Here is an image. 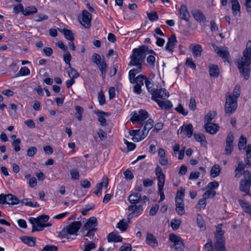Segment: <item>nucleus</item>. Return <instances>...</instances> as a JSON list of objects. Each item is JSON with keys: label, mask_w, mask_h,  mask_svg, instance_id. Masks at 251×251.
I'll return each mask as SVG.
<instances>
[{"label": "nucleus", "mask_w": 251, "mask_h": 251, "mask_svg": "<svg viewBox=\"0 0 251 251\" xmlns=\"http://www.w3.org/2000/svg\"><path fill=\"white\" fill-rule=\"evenodd\" d=\"M191 13L195 20L198 22L201 23L206 21V18L201 10H194Z\"/></svg>", "instance_id": "nucleus-16"}, {"label": "nucleus", "mask_w": 251, "mask_h": 251, "mask_svg": "<svg viewBox=\"0 0 251 251\" xmlns=\"http://www.w3.org/2000/svg\"><path fill=\"white\" fill-rule=\"evenodd\" d=\"M251 63V41L249 40L243 52V56L237 62L239 72L246 80L249 78Z\"/></svg>", "instance_id": "nucleus-1"}, {"label": "nucleus", "mask_w": 251, "mask_h": 251, "mask_svg": "<svg viewBox=\"0 0 251 251\" xmlns=\"http://www.w3.org/2000/svg\"><path fill=\"white\" fill-rule=\"evenodd\" d=\"M237 107V101L233 97L229 95L226 97V103L225 105V112L226 114L230 115L233 113Z\"/></svg>", "instance_id": "nucleus-6"}, {"label": "nucleus", "mask_w": 251, "mask_h": 251, "mask_svg": "<svg viewBox=\"0 0 251 251\" xmlns=\"http://www.w3.org/2000/svg\"><path fill=\"white\" fill-rule=\"evenodd\" d=\"M128 210L130 211H133V212L130 214L132 217L133 215L137 216V213H140L143 211V207L142 205H131L128 207Z\"/></svg>", "instance_id": "nucleus-30"}, {"label": "nucleus", "mask_w": 251, "mask_h": 251, "mask_svg": "<svg viewBox=\"0 0 251 251\" xmlns=\"http://www.w3.org/2000/svg\"><path fill=\"white\" fill-rule=\"evenodd\" d=\"M177 40L176 35L175 34L172 35L168 39V42L165 47V50L169 52H172L173 51L174 46Z\"/></svg>", "instance_id": "nucleus-17"}, {"label": "nucleus", "mask_w": 251, "mask_h": 251, "mask_svg": "<svg viewBox=\"0 0 251 251\" xmlns=\"http://www.w3.org/2000/svg\"><path fill=\"white\" fill-rule=\"evenodd\" d=\"M195 140L201 143V145H204L207 143L205 139V137L203 134L199 133L194 134Z\"/></svg>", "instance_id": "nucleus-44"}, {"label": "nucleus", "mask_w": 251, "mask_h": 251, "mask_svg": "<svg viewBox=\"0 0 251 251\" xmlns=\"http://www.w3.org/2000/svg\"><path fill=\"white\" fill-rule=\"evenodd\" d=\"M240 86L236 85L233 90V94L231 95L233 97V99H235L237 101V99L240 97Z\"/></svg>", "instance_id": "nucleus-49"}, {"label": "nucleus", "mask_w": 251, "mask_h": 251, "mask_svg": "<svg viewBox=\"0 0 251 251\" xmlns=\"http://www.w3.org/2000/svg\"><path fill=\"white\" fill-rule=\"evenodd\" d=\"M128 200L130 203L136 204L141 201V195L138 193L132 194L129 196Z\"/></svg>", "instance_id": "nucleus-28"}, {"label": "nucleus", "mask_w": 251, "mask_h": 251, "mask_svg": "<svg viewBox=\"0 0 251 251\" xmlns=\"http://www.w3.org/2000/svg\"><path fill=\"white\" fill-rule=\"evenodd\" d=\"M98 99L100 105H103L105 102V98L102 90L99 92Z\"/></svg>", "instance_id": "nucleus-54"}, {"label": "nucleus", "mask_w": 251, "mask_h": 251, "mask_svg": "<svg viewBox=\"0 0 251 251\" xmlns=\"http://www.w3.org/2000/svg\"><path fill=\"white\" fill-rule=\"evenodd\" d=\"M147 15L149 19L151 22L155 21L158 19V16L156 12L148 13Z\"/></svg>", "instance_id": "nucleus-55"}, {"label": "nucleus", "mask_w": 251, "mask_h": 251, "mask_svg": "<svg viewBox=\"0 0 251 251\" xmlns=\"http://www.w3.org/2000/svg\"><path fill=\"white\" fill-rule=\"evenodd\" d=\"M130 66H135L136 68L131 69L129 72V80L131 84H134V78L137 74L142 71V65H129Z\"/></svg>", "instance_id": "nucleus-14"}, {"label": "nucleus", "mask_w": 251, "mask_h": 251, "mask_svg": "<svg viewBox=\"0 0 251 251\" xmlns=\"http://www.w3.org/2000/svg\"><path fill=\"white\" fill-rule=\"evenodd\" d=\"M37 12V9L35 6H29L26 7L24 10H23V14L25 16H27L30 14L36 13Z\"/></svg>", "instance_id": "nucleus-39"}, {"label": "nucleus", "mask_w": 251, "mask_h": 251, "mask_svg": "<svg viewBox=\"0 0 251 251\" xmlns=\"http://www.w3.org/2000/svg\"><path fill=\"white\" fill-rule=\"evenodd\" d=\"M147 77L145 75H139L137 77L134 78V84H138L141 86L144 85V83H145L146 79H147Z\"/></svg>", "instance_id": "nucleus-38"}, {"label": "nucleus", "mask_w": 251, "mask_h": 251, "mask_svg": "<svg viewBox=\"0 0 251 251\" xmlns=\"http://www.w3.org/2000/svg\"><path fill=\"white\" fill-rule=\"evenodd\" d=\"M186 65L193 70H196V65L192 58H187L186 59Z\"/></svg>", "instance_id": "nucleus-59"}, {"label": "nucleus", "mask_w": 251, "mask_h": 251, "mask_svg": "<svg viewBox=\"0 0 251 251\" xmlns=\"http://www.w3.org/2000/svg\"><path fill=\"white\" fill-rule=\"evenodd\" d=\"M155 174L157 179L158 192L160 196L159 202L164 200L165 196L163 192L164 186L165 181V175L163 173L162 169L159 165H157L155 170Z\"/></svg>", "instance_id": "nucleus-4"}, {"label": "nucleus", "mask_w": 251, "mask_h": 251, "mask_svg": "<svg viewBox=\"0 0 251 251\" xmlns=\"http://www.w3.org/2000/svg\"><path fill=\"white\" fill-rule=\"evenodd\" d=\"M219 186V184L218 182L216 181H212L211 182H209L206 187V188L211 189V190H213V189H217Z\"/></svg>", "instance_id": "nucleus-61"}, {"label": "nucleus", "mask_w": 251, "mask_h": 251, "mask_svg": "<svg viewBox=\"0 0 251 251\" xmlns=\"http://www.w3.org/2000/svg\"><path fill=\"white\" fill-rule=\"evenodd\" d=\"M148 51V47L141 46L138 48L133 50L132 54L130 56L131 61L128 65H139L145 59Z\"/></svg>", "instance_id": "nucleus-3"}, {"label": "nucleus", "mask_w": 251, "mask_h": 251, "mask_svg": "<svg viewBox=\"0 0 251 251\" xmlns=\"http://www.w3.org/2000/svg\"><path fill=\"white\" fill-rule=\"evenodd\" d=\"M21 140L19 138L16 139L12 143V145L14 148V151L16 152H18L20 151L21 148L20 147V144Z\"/></svg>", "instance_id": "nucleus-57"}, {"label": "nucleus", "mask_w": 251, "mask_h": 251, "mask_svg": "<svg viewBox=\"0 0 251 251\" xmlns=\"http://www.w3.org/2000/svg\"><path fill=\"white\" fill-rule=\"evenodd\" d=\"M176 210L179 215H182L185 212L183 201L175 200Z\"/></svg>", "instance_id": "nucleus-24"}, {"label": "nucleus", "mask_w": 251, "mask_h": 251, "mask_svg": "<svg viewBox=\"0 0 251 251\" xmlns=\"http://www.w3.org/2000/svg\"><path fill=\"white\" fill-rule=\"evenodd\" d=\"M58 248L54 245H46L43 249V251H57Z\"/></svg>", "instance_id": "nucleus-64"}, {"label": "nucleus", "mask_w": 251, "mask_h": 251, "mask_svg": "<svg viewBox=\"0 0 251 251\" xmlns=\"http://www.w3.org/2000/svg\"><path fill=\"white\" fill-rule=\"evenodd\" d=\"M146 243L148 245L156 247L158 246V242L154 235L151 233H148L146 237Z\"/></svg>", "instance_id": "nucleus-21"}, {"label": "nucleus", "mask_w": 251, "mask_h": 251, "mask_svg": "<svg viewBox=\"0 0 251 251\" xmlns=\"http://www.w3.org/2000/svg\"><path fill=\"white\" fill-rule=\"evenodd\" d=\"M95 113L98 115V121L100 123V125L102 126H105L107 125L106 123V120L104 117V114H105V112L102 111H99L97 112H95Z\"/></svg>", "instance_id": "nucleus-37"}, {"label": "nucleus", "mask_w": 251, "mask_h": 251, "mask_svg": "<svg viewBox=\"0 0 251 251\" xmlns=\"http://www.w3.org/2000/svg\"><path fill=\"white\" fill-rule=\"evenodd\" d=\"M247 144L246 138L244 135H241L239 138L238 148L240 150L243 149Z\"/></svg>", "instance_id": "nucleus-51"}, {"label": "nucleus", "mask_w": 251, "mask_h": 251, "mask_svg": "<svg viewBox=\"0 0 251 251\" xmlns=\"http://www.w3.org/2000/svg\"><path fill=\"white\" fill-rule=\"evenodd\" d=\"M128 227V225L126 220L124 219L120 220L116 226V227L119 228L121 231L123 232L126 231Z\"/></svg>", "instance_id": "nucleus-36"}, {"label": "nucleus", "mask_w": 251, "mask_h": 251, "mask_svg": "<svg viewBox=\"0 0 251 251\" xmlns=\"http://www.w3.org/2000/svg\"><path fill=\"white\" fill-rule=\"evenodd\" d=\"M151 100H158L157 98L165 99L169 96V92L165 89H155L151 94Z\"/></svg>", "instance_id": "nucleus-10"}, {"label": "nucleus", "mask_w": 251, "mask_h": 251, "mask_svg": "<svg viewBox=\"0 0 251 251\" xmlns=\"http://www.w3.org/2000/svg\"><path fill=\"white\" fill-rule=\"evenodd\" d=\"M216 113L213 112V113L208 112L205 116L204 119L206 123H211V121L214 119Z\"/></svg>", "instance_id": "nucleus-56"}, {"label": "nucleus", "mask_w": 251, "mask_h": 251, "mask_svg": "<svg viewBox=\"0 0 251 251\" xmlns=\"http://www.w3.org/2000/svg\"><path fill=\"white\" fill-rule=\"evenodd\" d=\"M226 242L215 243L216 251H227L225 246Z\"/></svg>", "instance_id": "nucleus-46"}, {"label": "nucleus", "mask_w": 251, "mask_h": 251, "mask_svg": "<svg viewBox=\"0 0 251 251\" xmlns=\"http://www.w3.org/2000/svg\"><path fill=\"white\" fill-rule=\"evenodd\" d=\"M98 238L96 237L92 240H90L88 238L86 239V241L84 244L83 251H90L96 248V243L98 242Z\"/></svg>", "instance_id": "nucleus-15"}, {"label": "nucleus", "mask_w": 251, "mask_h": 251, "mask_svg": "<svg viewBox=\"0 0 251 251\" xmlns=\"http://www.w3.org/2000/svg\"><path fill=\"white\" fill-rule=\"evenodd\" d=\"M170 240L174 243V246L176 251H182L184 249V244L182 239L174 233L170 234Z\"/></svg>", "instance_id": "nucleus-8"}, {"label": "nucleus", "mask_w": 251, "mask_h": 251, "mask_svg": "<svg viewBox=\"0 0 251 251\" xmlns=\"http://www.w3.org/2000/svg\"><path fill=\"white\" fill-rule=\"evenodd\" d=\"M140 122H142L148 117V113L145 110L141 109L139 111Z\"/></svg>", "instance_id": "nucleus-53"}, {"label": "nucleus", "mask_w": 251, "mask_h": 251, "mask_svg": "<svg viewBox=\"0 0 251 251\" xmlns=\"http://www.w3.org/2000/svg\"><path fill=\"white\" fill-rule=\"evenodd\" d=\"M30 70L27 67H23L18 73L17 75H27L30 74Z\"/></svg>", "instance_id": "nucleus-48"}, {"label": "nucleus", "mask_w": 251, "mask_h": 251, "mask_svg": "<svg viewBox=\"0 0 251 251\" xmlns=\"http://www.w3.org/2000/svg\"><path fill=\"white\" fill-rule=\"evenodd\" d=\"M216 195V192L214 190H209L205 192L203 195V197L207 199L209 198H212L215 197Z\"/></svg>", "instance_id": "nucleus-47"}, {"label": "nucleus", "mask_w": 251, "mask_h": 251, "mask_svg": "<svg viewBox=\"0 0 251 251\" xmlns=\"http://www.w3.org/2000/svg\"><path fill=\"white\" fill-rule=\"evenodd\" d=\"M75 110H76V113L75 115L78 121H81L82 120V114L84 112L83 108L78 105H76L75 106Z\"/></svg>", "instance_id": "nucleus-42"}, {"label": "nucleus", "mask_w": 251, "mask_h": 251, "mask_svg": "<svg viewBox=\"0 0 251 251\" xmlns=\"http://www.w3.org/2000/svg\"><path fill=\"white\" fill-rule=\"evenodd\" d=\"M203 248L206 251H214L212 241L210 239L208 240L207 243L204 245Z\"/></svg>", "instance_id": "nucleus-58"}, {"label": "nucleus", "mask_w": 251, "mask_h": 251, "mask_svg": "<svg viewBox=\"0 0 251 251\" xmlns=\"http://www.w3.org/2000/svg\"><path fill=\"white\" fill-rule=\"evenodd\" d=\"M197 224L198 225L199 227L201 228H205L204 222L203 218L201 214H197Z\"/></svg>", "instance_id": "nucleus-52"}, {"label": "nucleus", "mask_w": 251, "mask_h": 251, "mask_svg": "<svg viewBox=\"0 0 251 251\" xmlns=\"http://www.w3.org/2000/svg\"><path fill=\"white\" fill-rule=\"evenodd\" d=\"M98 225L97 220L95 217H91L84 225L85 229L95 228V227Z\"/></svg>", "instance_id": "nucleus-23"}, {"label": "nucleus", "mask_w": 251, "mask_h": 251, "mask_svg": "<svg viewBox=\"0 0 251 251\" xmlns=\"http://www.w3.org/2000/svg\"><path fill=\"white\" fill-rule=\"evenodd\" d=\"M234 139V136L232 132H229L226 136V146L225 148L226 154L230 155L233 151V143Z\"/></svg>", "instance_id": "nucleus-11"}, {"label": "nucleus", "mask_w": 251, "mask_h": 251, "mask_svg": "<svg viewBox=\"0 0 251 251\" xmlns=\"http://www.w3.org/2000/svg\"><path fill=\"white\" fill-rule=\"evenodd\" d=\"M153 126V121L151 119H149L145 124L143 130L141 131L142 134L140 135V140H143L148 134L151 129Z\"/></svg>", "instance_id": "nucleus-13"}, {"label": "nucleus", "mask_w": 251, "mask_h": 251, "mask_svg": "<svg viewBox=\"0 0 251 251\" xmlns=\"http://www.w3.org/2000/svg\"><path fill=\"white\" fill-rule=\"evenodd\" d=\"M233 14L239 17L241 15V7L238 0H230Z\"/></svg>", "instance_id": "nucleus-18"}, {"label": "nucleus", "mask_w": 251, "mask_h": 251, "mask_svg": "<svg viewBox=\"0 0 251 251\" xmlns=\"http://www.w3.org/2000/svg\"><path fill=\"white\" fill-rule=\"evenodd\" d=\"M67 72L69 76L71 78H77L79 76V74L76 71V70L73 68L71 66H69L67 68Z\"/></svg>", "instance_id": "nucleus-41"}, {"label": "nucleus", "mask_w": 251, "mask_h": 251, "mask_svg": "<svg viewBox=\"0 0 251 251\" xmlns=\"http://www.w3.org/2000/svg\"><path fill=\"white\" fill-rule=\"evenodd\" d=\"M107 240L109 242H119L122 241V237L114 232L109 233L107 236Z\"/></svg>", "instance_id": "nucleus-27"}, {"label": "nucleus", "mask_w": 251, "mask_h": 251, "mask_svg": "<svg viewBox=\"0 0 251 251\" xmlns=\"http://www.w3.org/2000/svg\"><path fill=\"white\" fill-rule=\"evenodd\" d=\"M219 56L221 57L223 59L226 60L229 62V53L228 51L226 50H221L219 52V53L218 54Z\"/></svg>", "instance_id": "nucleus-45"}, {"label": "nucleus", "mask_w": 251, "mask_h": 251, "mask_svg": "<svg viewBox=\"0 0 251 251\" xmlns=\"http://www.w3.org/2000/svg\"><path fill=\"white\" fill-rule=\"evenodd\" d=\"M222 228V224H219L216 227V231L214 233V236L216 240V243L226 242L224 236L225 231Z\"/></svg>", "instance_id": "nucleus-12"}, {"label": "nucleus", "mask_w": 251, "mask_h": 251, "mask_svg": "<svg viewBox=\"0 0 251 251\" xmlns=\"http://www.w3.org/2000/svg\"><path fill=\"white\" fill-rule=\"evenodd\" d=\"M190 48L194 57H199L201 55L202 49L200 45L192 44Z\"/></svg>", "instance_id": "nucleus-22"}, {"label": "nucleus", "mask_w": 251, "mask_h": 251, "mask_svg": "<svg viewBox=\"0 0 251 251\" xmlns=\"http://www.w3.org/2000/svg\"><path fill=\"white\" fill-rule=\"evenodd\" d=\"M81 223L79 221L73 222L62 231V233L67 232L69 234H75L80 229Z\"/></svg>", "instance_id": "nucleus-7"}, {"label": "nucleus", "mask_w": 251, "mask_h": 251, "mask_svg": "<svg viewBox=\"0 0 251 251\" xmlns=\"http://www.w3.org/2000/svg\"><path fill=\"white\" fill-rule=\"evenodd\" d=\"M145 85L148 92L151 95L155 89H153V82L151 79L147 78L146 79Z\"/></svg>", "instance_id": "nucleus-43"}, {"label": "nucleus", "mask_w": 251, "mask_h": 251, "mask_svg": "<svg viewBox=\"0 0 251 251\" xmlns=\"http://www.w3.org/2000/svg\"><path fill=\"white\" fill-rule=\"evenodd\" d=\"M49 216L47 215H42L37 218L30 217L29 222L32 226V232L42 231L45 227L51 226V224L50 223L45 224L49 220Z\"/></svg>", "instance_id": "nucleus-2"}, {"label": "nucleus", "mask_w": 251, "mask_h": 251, "mask_svg": "<svg viewBox=\"0 0 251 251\" xmlns=\"http://www.w3.org/2000/svg\"><path fill=\"white\" fill-rule=\"evenodd\" d=\"M59 31L64 34L66 39L70 41H73L75 40L74 33L71 30L64 28L61 29Z\"/></svg>", "instance_id": "nucleus-31"}, {"label": "nucleus", "mask_w": 251, "mask_h": 251, "mask_svg": "<svg viewBox=\"0 0 251 251\" xmlns=\"http://www.w3.org/2000/svg\"><path fill=\"white\" fill-rule=\"evenodd\" d=\"M244 178L240 182L239 190L245 192L246 195H251L250 194L251 186V174L248 170L244 171L243 173Z\"/></svg>", "instance_id": "nucleus-5"}, {"label": "nucleus", "mask_w": 251, "mask_h": 251, "mask_svg": "<svg viewBox=\"0 0 251 251\" xmlns=\"http://www.w3.org/2000/svg\"><path fill=\"white\" fill-rule=\"evenodd\" d=\"M209 75L212 77H217L219 75V70L216 65L210 64L209 65Z\"/></svg>", "instance_id": "nucleus-29"}, {"label": "nucleus", "mask_w": 251, "mask_h": 251, "mask_svg": "<svg viewBox=\"0 0 251 251\" xmlns=\"http://www.w3.org/2000/svg\"><path fill=\"white\" fill-rule=\"evenodd\" d=\"M179 15L181 20L186 21L189 20L188 18L190 17V15L185 5H181L179 9Z\"/></svg>", "instance_id": "nucleus-20"}, {"label": "nucleus", "mask_w": 251, "mask_h": 251, "mask_svg": "<svg viewBox=\"0 0 251 251\" xmlns=\"http://www.w3.org/2000/svg\"><path fill=\"white\" fill-rule=\"evenodd\" d=\"M221 171V167L218 164H215L210 171V176L212 177L215 178L218 176Z\"/></svg>", "instance_id": "nucleus-33"}, {"label": "nucleus", "mask_w": 251, "mask_h": 251, "mask_svg": "<svg viewBox=\"0 0 251 251\" xmlns=\"http://www.w3.org/2000/svg\"><path fill=\"white\" fill-rule=\"evenodd\" d=\"M184 132L185 135L188 138H190L193 135V126L191 124H189L184 127Z\"/></svg>", "instance_id": "nucleus-40"}, {"label": "nucleus", "mask_w": 251, "mask_h": 251, "mask_svg": "<svg viewBox=\"0 0 251 251\" xmlns=\"http://www.w3.org/2000/svg\"><path fill=\"white\" fill-rule=\"evenodd\" d=\"M159 206L158 204H155L152 206L150 210V215L153 216L155 215L159 209Z\"/></svg>", "instance_id": "nucleus-63"}, {"label": "nucleus", "mask_w": 251, "mask_h": 251, "mask_svg": "<svg viewBox=\"0 0 251 251\" xmlns=\"http://www.w3.org/2000/svg\"><path fill=\"white\" fill-rule=\"evenodd\" d=\"M175 109L177 112L181 113L184 116H186L188 114V111L185 110L182 104L180 103H179L178 106Z\"/></svg>", "instance_id": "nucleus-60"}, {"label": "nucleus", "mask_w": 251, "mask_h": 251, "mask_svg": "<svg viewBox=\"0 0 251 251\" xmlns=\"http://www.w3.org/2000/svg\"><path fill=\"white\" fill-rule=\"evenodd\" d=\"M7 201L8 204L15 205L19 203L20 200L15 196L8 194L7 195Z\"/></svg>", "instance_id": "nucleus-34"}, {"label": "nucleus", "mask_w": 251, "mask_h": 251, "mask_svg": "<svg viewBox=\"0 0 251 251\" xmlns=\"http://www.w3.org/2000/svg\"><path fill=\"white\" fill-rule=\"evenodd\" d=\"M204 128L207 132L211 134H214L218 131L219 126L217 124L209 123H205Z\"/></svg>", "instance_id": "nucleus-19"}, {"label": "nucleus", "mask_w": 251, "mask_h": 251, "mask_svg": "<svg viewBox=\"0 0 251 251\" xmlns=\"http://www.w3.org/2000/svg\"><path fill=\"white\" fill-rule=\"evenodd\" d=\"M99 68L101 74V76L104 78L106 76V70L107 68V65L105 62L104 59H103L99 65Z\"/></svg>", "instance_id": "nucleus-35"}, {"label": "nucleus", "mask_w": 251, "mask_h": 251, "mask_svg": "<svg viewBox=\"0 0 251 251\" xmlns=\"http://www.w3.org/2000/svg\"><path fill=\"white\" fill-rule=\"evenodd\" d=\"M92 61L97 65H99L101 62V56L96 53H93L92 55Z\"/></svg>", "instance_id": "nucleus-50"}, {"label": "nucleus", "mask_w": 251, "mask_h": 251, "mask_svg": "<svg viewBox=\"0 0 251 251\" xmlns=\"http://www.w3.org/2000/svg\"><path fill=\"white\" fill-rule=\"evenodd\" d=\"M21 240L25 244L30 247H33L35 245V238H31L28 236H23L21 237Z\"/></svg>", "instance_id": "nucleus-32"}, {"label": "nucleus", "mask_w": 251, "mask_h": 251, "mask_svg": "<svg viewBox=\"0 0 251 251\" xmlns=\"http://www.w3.org/2000/svg\"><path fill=\"white\" fill-rule=\"evenodd\" d=\"M238 202L244 211L251 216V205L242 200H239Z\"/></svg>", "instance_id": "nucleus-25"}, {"label": "nucleus", "mask_w": 251, "mask_h": 251, "mask_svg": "<svg viewBox=\"0 0 251 251\" xmlns=\"http://www.w3.org/2000/svg\"><path fill=\"white\" fill-rule=\"evenodd\" d=\"M155 102L157 103L158 106L161 109H169L173 106L171 102L169 100L162 101L159 100H155Z\"/></svg>", "instance_id": "nucleus-26"}, {"label": "nucleus", "mask_w": 251, "mask_h": 251, "mask_svg": "<svg viewBox=\"0 0 251 251\" xmlns=\"http://www.w3.org/2000/svg\"><path fill=\"white\" fill-rule=\"evenodd\" d=\"M37 150L35 147H31L27 150V155L28 156L32 157L37 152Z\"/></svg>", "instance_id": "nucleus-62"}, {"label": "nucleus", "mask_w": 251, "mask_h": 251, "mask_svg": "<svg viewBox=\"0 0 251 251\" xmlns=\"http://www.w3.org/2000/svg\"><path fill=\"white\" fill-rule=\"evenodd\" d=\"M92 15L87 10L82 11V17L79 18V22L81 24L86 28H89L91 26Z\"/></svg>", "instance_id": "nucleus-9"}]
</instances>
